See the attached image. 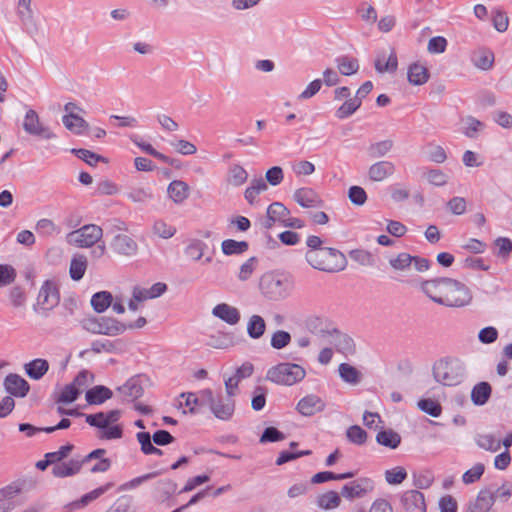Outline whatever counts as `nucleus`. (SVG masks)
<instances>
[{"label": "nucleus", "mask_w": 512, "mask_h": 512, "mask_svg": "<svg viewBox=\"0 0 512 512\" xmlns=\"http://www.w3.org/2000/svg\"><path fill=\"white\" fill-rule=\"evenodd\" d=\"M494 55L488 50H479L473 56L474 65L481 70H489L493 66Z\"/></svg>", "instance_id": "obj_49"}, {"label": "nucleus", "mask_w": 512, "mask_h": 512, "mask_svg": "<svg viewBox=\"0 0 512 512\" xmlns=\"http://www.w3.org/2000/svg\"><path fill=\"white\" fill-rule=\"evenodd\" d=\"M248 179L247 171L239 164H233L229 167L226 181L233 187L242 186Z\"/></svg>", "instance_id": "obj_35"}, {"label": "nucleus", "mask_w": 512, "mask_h": 512, "mask_svg": "<svg viewBox=\"0 0 512 512\" xmlns=\"http://www.w3.org/2000/svg\"><path fill=\"white\" fill-rule=\"evenodd\" d=\"M306 376L305 369L296 363H280L267 371V379L273 383L292 386Z\"/></svg>", "instance_id": "obj_6"}, {"label": "nucleus", "mask_w": 512, "mask_h": 512, "mask_svg": "<svg viewBox=\"0 0 512 512\" xmlns=\"http://www.w3.org/2000/svg\"><path fill=\"white\" fill-rule=\"evenodd\" d=\"M349 200L357 206H362L367 201V193L360 186H351L348 190Z\"/></svg>", "instance_id": "obj_62"}, {"label": "nucleus", "mask_w": 512, "mask_h": 512, "mask_svg": "<svg viewBox=\"0 0 512 512\" xmlns=\"http://www.w3.org/2000/svg\"><path fill=\"white\" fill-rule=\"evenodd\" d=\"M112 486H113V483L110 482L101 487H98V488L90 491L89 493L83 495L79 500L72 502L70 504V506L73 509H79V508L85 507L90 502L96 500L101 495H103L105 492H107Z\"/></svg>", "instance_id": "obj_34"}, {"label": "nucleus", "mask_w": 512, "mask_h": 512, "mask_svg": "<svg viewBox=\"0 0 512 512\" xmlns=\"http://www.w3.org/2000/svg\"><path fill=\"white\" fill-rule=\"evenodd\" d=\"M117 391L121 394L123 400L134 401L143 395V387L138 378H130L125 384L119 386Z\"/></svg>", "instance_id": "obj_22"}, {"label": "nucleus", "mask_w": 512, "mask_h": 512, "mask_svg": "<svg viewBox=\"0 0 512 512\" xmlns=\"http://www.w3.org/2000/svg\"><path fill=\"white\" fill-rule=\"evenodd\" d=\"M492 388L488 382L477 383L471 391V400L477 406L487 403L491 396Z\"/></svg>", "instance_id": "obj_29"}, {"label": "nucleus", "mask_w": 512, "mask_h": 512, "mask_svg": "<svg viewBox=\"0 0 512 512\" xmlns=\"http://www.w3.org/2000/svg\"><path fill=\"white\" fill-rule=\"evenodd\" d=\"M267 389L257 386L253 391L251 406L255 411H260L266 404Z\"/></svg>", "instance_id": "obj_63"}, {"label": "nucleus", "mask_w": 512, "mask_h": 512, "mask_svg": "<svg viewBox=\"0 0 512 512\" xmlns=\"http://www.w3.org/2000/svg\"><path fill=\"white\" fill-rule=\"evenodd\" d=\"M206 248V243L199 239H194L185 247L184 252L192 260L198 261L203 257Z\"/></svg>", "instance_id": "obj_53"}, {"label": "nucleus", "mask_w": 512, "mask_h": 512, "mask_svg": "<svg viewBox=\"0 0 512 512\" xmlns=\"http://www.w3.org/2000/svg\"><path fill=\"white\" fill-rule=\"evenodd\" d=\"M121 345V340H95L91 343V351L96 354H99L101 352L115 353L119 350V347Z\"/></svg>", "instance_id": "obj_46"}, {"label": "nucleus", "mask_w": 512, "mask_h": 512, "mask_svg": "<svg viewBox=\"0 0 512 512\" xmlns=\"http://www.w3.org/2000/svg\"><path fill=\"white\" fill-rule=\"evenodd\" d=\"M62 122L66 129L77 135H81L89 128L88 122L78 114H65L62 117Z\"/></svg>", "instance_id": "obj_28"}, {"label": "nucleus", "mask_w": 512, "mask_h": 512, "mask_svg": "<svg viewBox=\"0 0 512 512\" xmlns=\"http://www.w3.org/2000/svg\"><path fill=\"white\" fill-rule=\"evenodd\" d=\"M305 327L312 334L329 337L338 333L337 328L325 317L310 315L305 319Z\"/></svg>", "instance_id": "obj_12"}, {"label": "nucleus", "mask_w": 512, "mask_h": 512, "mask_svg": "<svg viewBox=\"0 0 512 512\" xmlns=\"http://www.w3.org/2000/svg\"><path fill=\"white\" fill-rule=\"evenodd\" d=\"M113 302V296L108 291L95 293L91 298V306L97 313H103Z\"/></svg>", "instance_id": "obj_41"}, {"label": "nucleus", "mask_w": 512, "mask_h": 512, "mask_svg": "<svg viewBox=\"0 0 512 512\" xmlns=\"http://www.w3.org/2000/svg\"><path fill=\"white\" fill-rule=\"evenodd\" d=\"M80 325L89 333L110 337L121 335L126 331V324L113 317L90 316L82 319Z\"/></svg>", "instance_id": "obj_5"}, {"label": "nucleus", "mask_w": 512, "mask_h": 512, "mask_svg": "<svg viewBox=\"0 0 512 512\" xmlns=\"http://www.w3.org/2000/svg\"><path fill=\"white\" fill-rule=\"evenodd\" d=\"M267 189L268 185L262 177L254 178L251 180L250 185L246 188L244 192V198L250 205H253L257 196Z\"/></svg>", "instance_id": "obj_31"}, {"label": "nucleus", "mask_w": 512, "mask_h": 512, "mask_svg": "<svg viewBox=\"0 0 512 512\" xmlns=\"http://www.w3.org/2000/svg\"><path fill=\"white\" fill-rule=\"evenodd\" d=\"M296 409L301 415L309 417L322 412L325 409V403L319 396L311 394L300 399Z\"/></svg>", "instance_id": "obj_16"}, {"label": "nucleus", "mask_w": 512, "mask_h": 512, "mask_svg": "<svg viewBox=\"0 0 512 512\" xmlns=\"http://www.w3.org/2000/svg\"><path fill=\"white\" fill-rule=\"evenodd\" d=\"M291 335L289 332L284 330L275 331L270 340V345L276 350L285 348L291 342Z\"/></svg>", "instance_id": "obj_59"}, {"label": "nucleus", "mask_w": 512, "mask_h": 512, "mask_svg": "<svg viewBox=\"0 0 512 512\" xmlns=\"http://www.w3.org/2000/svg\"><path fill=\"white\" fill-rule=\"evenodd\" d=\"M293 199L301 207L314 208L321 205L322 201L315 190L308 187L297 189L293 194Z\"/></svg>", "instance_id": "obj_21"}, {"label": "nucleus", "mask_w": 512, "mask_h": 512, "mask_svg": "<svg viewBox=\"0 0 512 512\" xmlns=\"http://www.w3.org/2000/svg\"><path fill=\"white\" fill-rule=\"evenodd\" d=\"M293 289V280L284 273L269 271L259 279L260 293L270 301H282L288 298Z\"/></svg>", "instance_id": "obj_2"}, {"label": "nucleus", "mask_w": 512, "mask_h": 512, "mask_svg": "<svg viewBox=\"0 0 512 512\" xmlns=\"http://www.w3.org/2000/svg\"><path fill=\"white\" fill-rule=\"evenodd\" d=\"M376 442L390 449H396L401 443V436L392 429H382L376 435Z\"/></svg>", "instance_id": "obj_33"}, {"label": "nucleus", "mask_w": 512, "mask_h": 512, "mask_svg": "<svg viewBox=\"0 0 512 512\" xmlns=\"http://www.w3.org/2000/svg\"><path fill=\"white\" fill-rule=\"evenodd\" d=\"M305 258L314 269L328 273L343 271L348 263L346 256L341 251L331 247L308 250Z\"/></svg>", "instance_id": "obj_3"}, {"label": "nucleus", "mask_w": 512, "mask_h": 512, "mask_svg": "<svg viewBox=\"0 0 512 512\" xmlns=\"http://www.w3.org/2000/svg\"><path fill=\"white\" fill-rule=\"evenodd\" d=\"M407 478L405 468L401 466L394 467L385 471V480L390 485L401 484Z\"/></svg>", "instance_id": "obj_58"}, {"label": "nucleus", "mask_w": 512, "mask_h": 512, "mask_svg": "<svg viewBox=\"0 0 512 512\" xmlns=\"http://www.w3.org/2000/svg\"><path fill=\"white\" fill-rule=\"evenodd\" d=\"M182 398H185V405L189 408V413L198 414L202 411L204 406H207V402L204 401L201 391L198 393H182Z\"/></svg>", "instance_id": "obj_40"}, {"label": "nucleus", "mask_w": 512, "mask_h": 512, "mask_svg": "<svg viewBox=\"0 0 512 512\" xmlns=\"http://www.w3.org/2000/svg\"><path fill=\"white\" fill-rule=\"evenodd\" d=\"M24 370L29 378L40 380L49 370V363L42 358L34 359L24 365Z\"/></svg>", "instance_id": "obj_25"}, {"label": "nucleus", "mask_w": 512, "mask_h": 512, "mask_svg": "<svg viewBox=\"0 0 512 512\" xmlns=\"http://www.w3.org/2000/svg\"><path fill=\"white\" fill-rule=\"evenodd\" d=\"M249 248L246 241H236L234 239H226L221 244L222 252L225 255H241Z\"/></svg>", "instance_id": "obj_44"}, {"label": "nucleus", "mask_w": 512, "mask_h": 512, "mask_svg": "<svg viewBox=\"0 0 512 512\" xmlns=\"http://www.w3.org/2000/svg\"><path fill=\"white\" fill-rule=\"evenodd\" d=\"M246 330L251 339H260L266 331L264 318L258 314L251 315L248 319Z\"/></svg>", "instance_id": "obj_27"}, {"label": "nucleus", "mask_w": 512, "mask_h": 512, "mask_svg": "<svg viewBox=\"0 0 512 512\" xmlns=\"http://www.w3.org/2000/svg\"><path fill=\"white\" fill-rule=\"evenodd\" d=\"M433 376L444 386H456L465 377V366L459 359L439 360L433 366Z\"/></svg>", "instance_id": "obj_4"}, {"label": "nucleus", "mask_w": 512, "mask_h": 512, "mask_svg": "<svg viewBox=\"0 0 512 512\" xmlns=\"http://www.w3.org/2000/svg\"><path fill=\"white\" fill-rule=\"evenodd\" d=\"M267 214L272 216L276 223L283 225L290 211L281 202H273L268 206Z\"/></svg>", "instance_id": "obj_50"}, {"label": "nucleus", "mask_w": 512, "mask_h": 512, "mask_svg": "<svg viewBox=\"0 0 512 512\" xmlns=\"http://www.w3.org/2000/svg\"><path fill=\"white\" fill-rule=\"evenodd\" d=\"M111 247L115 253L127 257L136 255L138 251L137 242L125 234L115 235L111 242Z\"/></svg>", "instance_id": "obj_14"}, {"label": "nucleus", "mask_w": 512, "mask_h": 512, "mask_svg": "<svg viewBox=\"0 0 512 512\" xmlns=\"http://www.w3.org/2000/svg\"><path fill=\"white\" fill-rule=\"evenodd\" d=\"M317 506L323 510H333L340 506V494L335 491H328L320 494L316 498Z\"/></svg>", "instance_id": "obj_36"}, {"label": "nucleus", "mask_w": 512, "mask_h": 512, "mask_svg": "<svg viewBox=\"0 0 512 512\" xmlns=\"http://www.w3.org/2000/svg\"><path fill=\"white\" fill-rule=\"evenodd\" d=\"M374 489V482L369 478H359L345 484L340 495L348 500L362 498Z\"/></svg>", "instance_id": "obj_11"}, {"label": "nucleus", "mask_w": 512, "mask_h": 512, "mask_svg": "<svg viewBox=\"0 0 512 512\" xmlns=\"http://www.w3.org/2000/svg\"><path fill=\"white\" fill-rule=\"evenodd\" d=\"M83 465V461L80 458H73L67 462H60L54 464L52 468V474L55 477H68L77 474Z\"/></svg>", "instance_id": "obj_23"}, {"label": "nucleus", "mask_w": 512, "mask_h": 512, "mask_svg": "<svg viewBox=\"0 0 512 512\" xmlns=\"http://www.w3.org/2000/svg\"><path fill=\"white\" fill-rule=\"evenodd\" d=\"M59 301L60 296L56 285L50 281H46L41 286L37 297V306L42 315L46 316L47 312L51 311L59 304Z\"/></svg>", "instance_id": "obj_9"}, {"label": "nucleus", "mask_w": 512, "mask_h": 512, "mask_svg": "<svg viewBox=\"0 0 512 512\" xmlns=\"http://www.w3.org/2000/svg\"><path fill=\"white\" fill-rule=\"evenodd\" d=\"M125 195L130 201L140 204H145L153 198L150 189L144 187H131Z\"/></svg>", "instance_id": "obj_45"}, {"label": "nucleus", "mask_w": 512, "mask_h": 512, "mask_svg": "<svg viewBox=\"0 0 512 512\" xmlns=\"http://www.w3.org/2000/svg\"><path fill=\"white\" fill-rule=\"evenodd\" d=\"M394 143L390 139L381 140L378 142L371 143L367 148V153L370 158H382L385 157L393 148Z\"/></svg>", "instance_id": "obj_38"}, {"label": "nucleus", "mask_w": 512, "mask_h": 512, "mask_svg": "<svg viewBox=\"0 0 512 512\" xmlns=\"http://www.w3.org/2000/svg\"><path fill=\"white\" fill-rule=\"evenodd\" d=\"M407 77L410 84L423 85L428 81L429 73L423 65L413 63L408 68Z\"/></svg>", "instance_id": "obj_32"}, {"label": "nucleus", "mask_w": 512, "mask_h": 512, "mask_svg": "<svg viewBox=\"0 0 512 512\" xmlns=\"http://www.w3.org/2000/svg\"><path fill=\"white\" fill-rule=\"evenodd\" d=\"M420 289L434 303L450 308L464 307L472 301L469 288L464 283L448 277L424 280L420 283Z\"/></svg>", "instance_id": "obj_1"}, {"label": "nucleus", "mask_w": 512, "mask_h": 512, "mask_svg": "<svg viewBox=\"0 0 512 512\" xmlns=\"http://www.w3.org/2000/svg\"><path fill=\"white\" fill-rule=\"evenodd\" d=\"M153 233L162 238V239H169L173 237L176 233V228L172 225H168L163 220H156L152 227Z\"/></svg>", "instance_id": "obj_57"}, {"label": "nucleus", "mask_w": 512, "mask_h": 512, "mask_svg": "<svg viewBox=\"0 0 512 512\" xmlns=\"http://www.w3.org/2000/svg\"><path fill=\"white\" fill-rule=\"evenodd\" d=\"M485 467L482 463H476L472 468L467 470L463 476L462 480L465 484H472L478 481L483 475Z\"/></svg>", "instance_id": "obj_61"}, {"label": "nucleus", "mask_w": 512, "mask_h": 512, "mask_svg": "<svg viewBox=\"0 0 512 512\" xmlns=\"http://www.w3.org/2000/svg\"><path fill=\"white\" fill-rule=\"evenodd\" d=\"M112 391L102 385L94 386L86 392V401L91 405H99L112 397Z\"/></svg>", "instance_id": "obj_26"}, {"label": "nucleus", "mask_w": 512, "mask_h": 512, "mask_svg": "<svg viewBox=\"0 0 512 512\" xmlns=\"http://www.w3.org/2000/svg\"><path fill=\"white\" fill-rule=\"evenodd\" d=\"M401 503L408 512H425L424 495L418 490H408L403 493Z\"/></svg>", "instance_id": "obj_18"}, {"label": "nucleus", "mask_w": 512, "mask_h": 512, "mask_svg": "<svg viewBox=\"0 0 512 512\" xmlns=\"http://www.w3.org/2000/svg\"><path fill=\"white\" fill-rule=\"evenodd\" d=\"M375 69L378 73H393L397 70L398 67V60L397 55L393 49H391L390 54L388 55L387 59L385 57L384 53H379L376 60H375Z\"/></svg>", "instance_id": "obj_24"}, {"label": "nucleus", "mask_w": 512, "mask_h": 512, "mask_svg": "<svg viewBox=\"0 0 512 512\" xmlns=\"http://www.w3.org/2000/svg\"><path fill=\"white\" fill-rule=\"evenodd\" d=\"M167 192L169 197L175 203L179 204L189 196V187L181 180H174L169 184Z\"/></svg>", "instance_id": "obj_30"}, {"label": "nucleus", "mask_w": 512, "mask_h": 512, "mask_svg": "<svg viewBox=\"0 0 512 512\" xmlns=\"http://www.w3.org/2000/svg\"><path fill=\"white\" fill-rule=\"evenodd\" d=\"M349 257L363 265V266H369L373 263V257L370 252L363 250V249H354L349 252Z\"/></svg>", "instance_id": "obj_64"}, {"label": "nucleus", "mask_w": 512, "mask_h": 512, "mask_svg": "<svg viewBox=\"0 0 512 512\" xmlns=\"http://www.w3.org/2000/svg\"><path fill=\"white\" fill-rule=\"evenodd\" d=\"M395 172V165L386 160L372 164L368 169V177L371 181L382 182Z\"/></svg>", "instance_id": "obj_20"}, {"label": "nucleus", "mask_w": 512, "mask_h": 512, "mask_svg": "<svg viewBox=\"0 0 512 512\" xmlns=\"http://www.w3.org/2000/svg\"><path fill=\"white\" fill-rule=\"evenodd\" d=\"M87 269V259L83 255H76L72 258L70 263V277L74 281H79L83 278L85 271Z\"/></svg>", "instance_id": "obj_43"}, {"label": "nucleus", "mask_w": 512, "mask_h": 512, "mask_svg": "<svg viewBox=\"0 0 512 512\" xmlns=\"http://www.w3.org/2000/svg\"><path fill=\"white\" fill-rule=\"evenodd\" d=\"M204 401L207 402L210 412L219 420L229 421L235 412V401L231 397L221 394L215 395L211 389L201 390Z\"/></svg>", "instance_id": "obj_7"}, {"label": "nucleus", "mask_w": 512, "mask_h": 512, "mask_svg": "<svg viewBox=\"0 0 512 512\" xmlns=\"http://www.w3.org/2000/svg\"><path fill=\"white\" fill-rule=\"evenodd\" d=\"M463 512H495L490 489H482L477 497L469 502Z\"/></svg>", "instance_id": "obj_17"}, {"label": "nucleus", "mask_w": 512, "mask_h": 512, "mask_svg": "<svg viewBox=\"0 0 512 512\" xmlns=\"http://www.w3.org/2000/svg\"><path fill=\"white\" fill-rule=\"evenodd\" d=\"M477 445L487 451L496 452L501 447V442L492 434H480L476 437Z\"/></svg>", "instance_id": "obj_54"}, {"label": "nucleus", "mask_w": 512, "mask_h": 512, "mask_svg": "<svg viewBox=\"0 0 512 512\" xmlns=\"http://www.w3.org/2000/svg\"><path fill=\"white\" fill-rule=\"evenodd\" d=\"M339 375L344 382L353 385L357 384L360 380L359 371L347 363H341L339 365Z\"/></svg>", "instance_id": "obj_55"}, {"label": "nucleus", "mask_w": 512, "mask_h": 512, "mask_svg": "<svg viewBox=\"0 0 512 512\" xmlns=\"http://www.w3.org/2000/svg\"><path fill=\"white\" fill-rule=\"evenodd\" d=\"M154 490L156 497L163 502L175 494L177 484L170 479L160 480L155 484Z\"/></svg>", "instance_id": "obj_39"}, {"label": "nucleus", "mask_w": 512, "mask_h": 512, "mask_svg": "<svg viewBox=\"0 0 512 512\" xmlns=\"http://www.w3.org/2000/svg\"><path fill=\"white\" fill-rule=\"evenodd\" d=\"M80 394V389L70 383L62 389V391L56 397L55 401L58 404H69L76 401Z\"/></svg>", "instance_id": "obj_51"}, {"label": "nucleus", "mask_w": 512, "mask_h": 512, "mask_svg": "<svg viewBox=\"0 0 512 512\" xmlns=\"http://www.w3.org/2000/svg\"><path fill=\"white\" fill-rule=\"evenodd\" d=\"M361 107L358 99L349 98L347 99L335 112V116L338 119H346L353 115Z\"/></svg>", "instance_id": "obj_47"}, {"label": "nucleus", "mask_w": 512, "mask_h": 512, "mask_svg": "<svg viewBox=\"0 0 512 512\" xmlns=\"http://www.w3.org/2000/svg\"><path fill=\"white\" fill-rule=\"evenodd\" d=\"M103 236V229L95 224L84 225L68 234V242L78 247H91Z\"/></svg>", "instance_id": "obj_8"}, {"label": "nucleus", "mask_w": 512, "mask_h": 512, "mask_svg": "<svg viewBox=\"0 0 512 512\" xmlns=\"http://www.w3.org/2000/svg\"><path fill=\"white\" fill-rule=\"evenodd\" d=\"M335 61L339 72L344 76L355 74L359 69V62L356 58L345 55L336 58Z\"/></svg>", "instance_id": "obj_42"}, {"label": "nucleus", "mask_w": 512, "mask_h": 512, "mask_svg": "<svg viewBox=\"0 0 512 512\" xmlns=\"http://www.w3.org/2000/svg\"><path fill=\"white\" fill-rule=\"evenodd\" d=\"M334 335H337L336 348L339 352L345 355L355 352V343L351 337L346 334H341L339 331L338 333H334Z\"/></svg>", "instance_id": "obj_56"}, {"label": "nucleus", "mask_w": 512, "mask_h": 512, "mask_svg": "<svg viewBox=\"0 0 512 512\" xmlns=\"http://www.w3.org/2000/svg\"><path fill=\"white\" fill-rule=\"evenodd\" d=\"M32 0H18L16 14L24 27L34 24V13L31 8Z\"/></svg>", "instance_id": "obj_37"}, {"label": "nucleus", "mask_w": 512, "mask_h": 512, "mask_svg": "<svg viewBox=\"0 0 512 512\" xmlns=\"http://www.w3.org/2000/svg\"><path fill=\"white\" fill-rule=\"evenodd\" d=\"M346 437L350 443L362 446L366 443L368 434L359 425H352L346 430Z\"/></svg>", "instance_id": "obj_48"}, {"label": "nucleus", "mask_w": 512, "mask_h": 512, "mask_svg": "<svg viewBox=\"0 0 512 512\" xmlns=\"http://www.w3.org/2000/svg\"><path fill=\"white\" fill-rule=\"evenodd\" d=\"M418 407L421 411L432 417H439L442 412L441 405L432 399H421L418 402Z\"/></svg>", "instance_id": "obj_60"}, {"label": "nucleus", "mask_w": 512, "mask_h": 512, "mask_svg": "<svg viewBox=\"0 0 512 512\" xmlns=\"http://www.w3.org/2000/svg\"><path fill=\"white\" fill-rule=\"evenodd\" d=\"M22 126L24 131L29 135L46 140L55 137L51 129L40 122L37 112L33 109H29L26 112Z\"/></svg>", "instance_id": "obj_10"}, {"label": "nucleus", "mask_w": 512, "mask_h": 512, "mask_svg": "<svg viewBox=\"0 0 512 512\" xmlns=\"http://www.w3.org/2000/svg\"><path fill=\"white\" fill-rule=\"evenodd\" d=\"M4 386L6 391L15 397H25L30 389L28 382L18 374L7 375Z\"/></svg>", "instance_id": "obj_19"}, {"label": "nucleus", "mask_w": 512, "mask_h": 512, "mask_svg": "<svg viewBox=\"0 0 512 512\" xmlns=\"http://www.w3.org/2000/svg\"><path fill=\"white\" fill-rule=\"evenodd\" d=\"M136 438H137L138 442L140 443L141 451L144 454H146V455H150V454L162 455L163 454L161 449L155 447L152 444L150 433L138 432L136 434Z\"/></svg>", "instance_id": "obj_52"}, {"label": "nucleus", "mask_w": 512, "mask_h": 512, "mask_svg": "<svg viewBox=\"0 0 512 512\" xmlns=\"http://www.w3.org/2000/svg\"><path fill=\"white\" fill-rule=\"evenodd\" d=\"M212 315L230 326L237 325L241 320L239 309L227 303H220L214 306Z\"/></svg>", "instance_id": "obj_15"}, {"label": "nucleus", "mask_w": 512, "mask_h": 512, "mask_svg": "<svg viewBox=\"0 0 512 512\" xmlns=\"http://www.w3.org/2000/svg\"><path fill=\"white\" fill-rule=\"evenodd\" d=\"M122 415V411L119 409L110 410L107 413L99 412L95 414L85 415V421L93 427L101 429L103 431L109 425L116 423Z\"/></svg>", "instance_id": "obj_13"}]
</instances>
